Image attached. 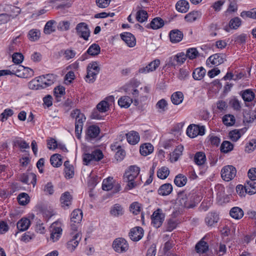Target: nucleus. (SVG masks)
I'll return each instance as SVG.
<instances>
[{
	"mask_svg": "<svg viewBox=\"0 0 256 256\" xmlns=\"http://www.w3.org/2000/svg\"><path fill=\"white\" fill-rule=\"evenodd\" d=\"M194 160L197 165L203 166L206 162L205 154L202 152H197L194 156Z\"/></svg>",
	"mask_w": 256,
	"mask_h": 256,
	"instance_id": "nucleus-33",
	"label": "nucleus"
},
{
	"mask_svg": "<svg viewBox=\"0 0 256 256\" xmlns=\"http://www.w3.org/2000/svg\"><path fill=\"white\" fill-rule=\"evenodd\" d=\"M18 200L20 205L25 206L30 202V198L28 194L22 192L18 194Z\"/></svg>",
	"mask_w": 256,
	"mask_h": 256,
	"instance_id": "nucleus-44",
	"label": "nucleus"
},
{
	"mask_svg": "<svg viewBox=\"0 0 256 256\" xmlns=\"http://www.w3.org/2000/svg\"><path fill=\"white\" fill-rule=\"evenodd\" d=\"M222 122L226 126H232L235 124V118L230 114H226L222 118Z\"/></svg>",
	"mask_w": 256,
	"mask_h": 256,
	"instance_id": "nucleus-46",
	"label": "nucleus"
},
{
	"mask_svg": "<svg viewBox=\"0 0 256 256\" xmlns=\"http://www.w3.org/2000/svg\"><path fill=\"white\" fill-rule=\"evenodd\" d=\"M32 179V181L30 183H32L34 186L36 184V175L34 173H30L29 174H22L20 175V180L26 184H29V179Z\"/></svg>",
	"mask_w": 256,
	"mask_h": 256,
	"instance_id": "nucleus-19",
	"label": "nucleus"
},
{
	"mask_svg": "<svg viewBox=\"0 0 256 256\" xmlns=\"http://www.w3.org/2000/svg\"><path fill=\"white\" fill-rule=\"evenodd\" d=\"M72 198L70 193L66 192L62 194L60 201L62 207L68 206L71 204Z\"/></svg>",
	"mask_w": 256,
	"mask_h": 256,
	"instance_id": "nucleus-26",
	"label": "nucleus"
},
{
	"mask_svg": "<svg viewBox=\"0 0 256 256\" xmlns=\"http://www.w3.org/2000/svg\"><path fill=\"white\" fill-rule=\"evenodd\" d=\"M170 40L172 43H177L180 42L184 36L182 32L178 30H173L169 34Z\"/></svg>",
	"mask_w": 256,
	"mask_h": 256,
	"instance_id": "nucleus-18",
	"label": "nucleus"
},
{
	"mask_svg": "<svg viewBox=\"0 0 256 256\" xmlns=\"http://www.w3.org/2000/svg\"><path fill=\"white\" fill-rule=\"evenodd\" d=\"M14 114V111L10 108H6L0 115V120L4 122L7 120V119L12 116Z\"/></svg>",
	"mask_w": 256,
	"mask_h": 256,
	"instance_id": "nucleus-57",
	"label": "nucleus"
},
{
	"mask_svg": "<svg viewBox=\"0 0 256 256\" xmlns=\"http://www.w3.org/2000/svg\"><path fill=\"white\" fill-rule=\"evenodd\" d=\"M164 24V20L160 17H156L152 19L150 24L146 26L148 28L158 30L162 28Z\"/></svg>",
	"mask_w": 256,
	"mask_h": 256,
	"instance_id": "nucleus-20",
	"label": "nucleus"
},
{
	"mask_svg": "<svg viewBox=\"0 0 256 256\" xmlns=\"http://www.w3.org/2000/svg\"><path fill=\"white\" fill-rule=\"evenodd\" d=\"M110 104L106 100H102L96 106V108L100 112H105L109 109Z\"/></svg>",
	"mask_w": 256,
	"mask_h": 256,
	"instance_id": "nucleus-53",
	"label": "nucleus"
},
{
	"mask_svg": "<svg viewBox=\"0 0 256 256\" xmlns=\"http://www.w3.org/2000/svg\"><path fill=\"white\" fill-rule=\"evenodd\" d=\"M124 210L120 204H116L112 206L110 210V213L111 216L114 217H119L124 214Z\"/></svg>",
	"mask_w": 256,
	"mask_h": 256,
	"instance_id": "nucleus-21",
	"label": "nucleus"
},
{
	"mask_svg": "<svg viewBox=\"0 0 256 256\" xmlns=\"http://www.w3.org/2000/svg\"><path fill=\"white\" fill-rule=\"evenodd\" d=\"M55 223H53L51 226V234H50V240L53 242H55L59 240L60 238L62 233V228L60 226H56Z\"/></svg>",
	"mask_w": 256,
	"mask_h": 256,
	"instance_id": "nucleus-17",
	"label": "nucleus"
},
{
	"mask_svg": "<svg viewBox=\"0 0 256 256\" xmlns=\"http://www.w3.org/2000/svg\"><path fill=\"white\" fill-rule=\"evenodd\" d=\"M176 10L182 13H185L189 9V4L185 0H180L176 4Z\"/></svg>",
	"mask_w": 256,
	"mask_h": 256,
	"instance_id": "nucleus-28",
	"label": "nucleus"
},
{
	"mask_svg": "<svg viewBox=\"0 0 256 256\" xmlns=\"http://www.w3.org/2000/svg\"><path fill=\"white\" fill-rule=\"evenodd\" d=\"M233 144L228 141H224L220 146V150L224 153H228L233 150Z\"/></svg>",
	"mask_w": 256,
	"mask_h": 256,
	"instance_id": "nucleus-52",
	"label": "nucleus"
},
{
	"mask_svg": "<svg viewBox=\"0 0 256 256\" xmlns=\"http://www.w3.org/2000/svg\"><path fill=\"white\" fill-rule=\"evenodd\" d=\"M81 238L82 236L80 234L76 233L74 234L72 236V238L67 242L66 248L68 250L71 252L74 250L81 240Z\"/></svg>",
	"mask_w": 256,
	"mask_h": 256,
	"instance_id": "nucleus-15",
	"label": "nucleus"
},
{
	"mask_svg": "<svg viewBox=\"0 0 256 256\" xmlns=\"http://www.w3.org/2000/svg\"><path fill=\"white\" fill-rule=\"evenodd\" d=\"M184 147L182 146H178L174 152H172V156L174 159V161H176L179 157L182 154Z\"/></svg>",
	"mask_w": 256,
	"mask_h": 256,
	"instance_id": "nucleus-62",
	"label": "nucleus"
},
{
	"mask_svg": "<svg viewBox=\"0 0 256 256\" xmlns=\"http://www.w3.org/2000/svg\"><path fill=\"white\" fill-rule=\"evenodd\" d=\"M244 211L242 210L238 206L232 208L230 211V216L236 220H240L244 216Z\"/></svg>",
	"mask_w": 256,
	"mask_h": 256,
	"instance_id": "nucleus-29",
	"label": "nucleus"
},
{
	"mask_svg": "<svg viewBox=\"0 0 256 256\" xmlns=\"http://www.w3.org/2000/svg\"><path fill=\"white\" fill-rule=\"evenodd\" d=\"M187 181L186 176L180 174L176 175L174 179V184L178 187H182L185 186Z\"/></svg>",
	"mask_w": 256,
	"mask_h": 256,
	"instance_id": "nucleus-37",
	"label": "nucleus"
},
{
	"mask_svg": "<svg viewBox=\"0 0 256 256\" xmlns=\"http://www.w3.org/2000/svg\"><path fill=\"white\" fill-rule=\"evenodd\" d=\"M241 20L238 17L232 18L230 22L229 26L231 28L237 29L241 25Z\"/></svg>",
	"mask_w": 256,
	"mask_h": 256,
	"instance_id": "nucleus-59",
	"label": "nucleus"
},
{
	"mask_svg": "<svg viewBox=\"0 0 256 256\" xmlns=\"http://www.w3.org/2000/svg\"><path fill=\"white\" fill-rule=\"evenodd\" d=\"M120 38L128 46L132 48L136 46V38L132 34L128 32H124L120 34Z\"/></svg>",
	"mask_w": 256,
	"mask_h": 256,
	"instance_id": "nucleus-16",
	"label": "nucleus"
},
{
	"mask_svg": "<svg viewBox=\"0 0 256 256\" xmlns=\"http://www.w3.org/2000/svg\"><path fill=\"white\" fill-rule=\"evenodd\" d=\"M114 250L118 253H122L127 251L128 248V244L127 241L122 238H116L112 243Z\"/></svg>",
	"mask_w": 256,
	"mask_h": 256,
	"instance_id": "nucleus-5",
	"label": "nucleus"
},
{
	"mask_svg": "<svg viewBox=\"0 0 256 256\" xmlns=\"http://www.w3.org/2000/svg\"><path fill=\"white\" fill-rule=\"evenodd\" d=\"M148 14L146 10H141L136 12V19L140 22H143L147 20Z\"/></svg>",
	"mask_w": 256,
	"mask_h": 256,
	"instance_id": "nucleus-48",
	"label": "nucleus"
},
{
	"mask_svg": "<svg viewBox=\"0 0 256 256\" xmlns=\"http://www.w3.org/2000/svg\"><path fill=\"white\" fill-rule=\"evenodd\" d=\"M85 121H80L77 120V122H75V132L76 136L78 138H80V134L82 132L83 124Z\"/></svg>",
	"mask_w": 256,
	"mask_h": 256,
	"instance_id": "nucleus-55",
	"label": "nucleus"
},
{
	"mask_svg": "<svg viewBox=\"0 0 256 256\" xmlns=\"http://www.w3.org/2000/svg\"><path fill=\"white\" fill-rule=\"evenodd\" d=\"M60 54H62L64 56V58L66 60H69L71 58H74L76 54V52L72 50L66 49V50H62L59 52Z\"/></svg>",
	"mask_w": 256,
	"mask_h": 256,
	"instance_id": "nucleus-47",
	"label": "nucleus"
},
{
	"mask_svg": "<svg viewBox=\"0 0 256 256\" xmlns=\"http://www.w3.org/2000/svg\"><path fill=\"white\" fill-rule=\"evenodd\" d=\"M205 134L204 126H199L195 124H191L187 128L186 134L191 138H194L198 136H203Z\"/></svg>",
	"mask_w": 256,
	"mask_h": 256,
	"instance_id": "nucleus-3",
	"label": "nucleus"
},
{
	"mask_svg": "<svg viewBox=\"0 0 256 256\" xmlns=\"http://www.w3.org/2000/svg\"><path fill=\"white\" fill-rule=\"evenodd\" d=\"M242 96L244 101L250 102L254 98V94L252 90L248 89L243 91Z\"/></svg>",
	"mask_w": 256,
	"mask_h": 256,
	"instance_id": "nucleus-45",
	"label": "nucleus"
},
{
	"mask_svg": "<svg viewBox=\"0 0 256 256\" xmlns=\"http://www.w3.org/2000/svg\"><path fill=\"white\" fill-rule=\"evenodd\" d=\"M218 215L215 212H209L205 218V222L208 226H213L218 222Z\"/></svg>",
	"mask_w": 256,
	"mask_h": 256,
	"instance_id": "nucleus-22",
	"label": "nucleus"
},
{
	"mask_svg": "<svg viewBox=\"0 0 256 256\" xmlns=\"http://www.w3.org/2000/svg\"><path fill=\"white\" fill-rule=\"evenodd\" d=\"M71 116L76 119L75 122H77V120H80V121H85L86 119L84 115L81 113L80 110L78 109L72 111L71 112Z\"/></svg>",
	"mask_w": 256,
	"mask_h": 256,
	"instance_id": "nucleus-50",
	"label": "nucleus"
},
{
	"mask_svg": "<svg viewBox=\"0 0 256 256\" xmlns=\"http://www.w3.org/2000/svg\"><path fill=\"white\" fill-rule=\"evenodd\" d=\"M204 238L199 241L195 246V250L196 252L199 254H204L208 250V243L204 240Z\"/></svg>",
	"mask_w": 256,
	"mask_h": 256,
	"instance_id": "nucleus-24",
	"label": "nucleus"
},
{
	"mask_svg": "<svg viewBox=\"0 0 256 256\" xmlns=\"http://www.w3.org/2000/svg\"><path fill=\"white\" fill-rule=\"evenodd\" d=\"M256 148V140L252 139L247 144L246 146V150L248 152H250Z\"/></svg>",
	"mask_w": 256,
	"mask_h": 256,
	"instance_id": "nucleus-63",
	"label": "nucleus"
},
{
	"mask_svg": "<svg viewBox=\"0 0 256 256\" xmlns=\"http://www.w3.org/2000/svg\"><path fill=\"white\" fill-rule=\"evenodd\" d=\"M100 52V48L98 44H93L88 49L86 52L82 54L80 58V60L84 61L88 58V54L95 56L98 55Z\"/></svg>",
	"mask_w": 256,
	"mask_h": 256,
	"instance_id": "nucleus-14",
	"label": "nucleus"
},
{
	"mask_svg": "<svg viewBox=\"0 0 256 256\" xmlns=\"http://www.w3.org/2000/svg\"><path fill=\"white\" fill-rule=\"evenodd\" d=\"M39 80V82L44 88L52 86L56 80V76L54 74H48L42 75L36 78Z\"/></svg>",
	"mask_w": 256,
	"mask_h": 256,
	"instance_id": "nucleus-8",
	"label": "nucleus"
},
{
	"mask_svg": "<svg viewBox=\"0 0 256 256\" xmlns=\"http://www.w3.org/2000/svg\"><path fill=\"white\" fill-rule=\"evenodd\" d=\"M24 66L22 65H16L14 66V69L12 72V74H14L18 77H20V74L23 72Z\"/></svg>",
	"mask_w": 256,
	"mask_h": 256,
	"instance_id": "nucleus-64",
	"label": "nucleus"
},
{
	"mask_svg": "<svg viewBox=\"0 0 256 256\" xmlns=\"http://www.w3.org/2000/svg\"><path fill=\"white\" fill-rule=\"evenodd\" d=\"M132 102V98L128 96H122L118 100V105L124 108H128Z\"/></svg>",
	"mask_w": 256,
	"mask_h": 256,
	"instance_id": "nucleus-38",
	"label": "nucleus"
},
{
	"mask_svg": "<svg viewBox=\"0 0 256 256\" xmlns=\"http://www.w3.org/2000/svg\"><path fill=\"white\" fill-rule=\"evenodd\" d=\"M50 162L54 167L60 166L62 163L61 155L58 154H54L50 158Z\"/></svg>",
	"mask_w": 256,
	"mask_h": 256,
	"instance_id": "nucleus-39",
	"label": "nucleus"
},
{
	"mask_svg": "<svg viewBox=\"0 0 256 256\" xmlns=\"http://www.w3.org/2000/svg\"><path fill=\"white\" fill-rule=\"evenodd\" d=\"M76 30L80 38L86 40H88L90 32L87 24L85 22H80L76 26Z\"/></svg>",
	"mask_w": 256,
	"mask_h": 256,
	"instance_id": "nucleus-7",
	"label": "nucleus"
},
{
	"mask_svg": "<svg viewBox=\"0 0 256 256\" xmlns=\"http://www.w3.org/2000/svg\"><path fill=\"white\" fill-rule=\"evenodd\" d=\"M173 188L170 183H166L162 184L158 189V194L162 196L169 195L172 192Z\"/></svg>",
	"mask_w": 256,
	"mask_h": 256,
	"instance_id": "nucleus-23",
	"label": "nucleus"
},
{
	"mask_svg": "<svg viewBox=\"0 0 256 256\" xmlns=\"http://www.w3.org/2000/svg\"><path fill=\"white\" fill-rule=\"evenodd\" d=\"M30 222L27 218H22L19 220L17 223V228L20 231L26 230L30 226Z\"/></svg>",
	"mask_w": 256,
	"mask_h": 256,
	"instance_id": "nucleus-36",
	"label": "nucleus"
},
{
	"mask_svg": "<svg viewBox=\"0 0 256 256\" xmlns=\"http://www.w3.org/2000/svg\"><path fill=\"white\" fill-rule=\"evenodd\" d=\"M126 138L129 144L134 145L140 141V136L138 132L131 131L126 134Z\"/></svg>",
	"mask_w": 256,
	"mask_h": 256,
	"instance_id": "nucleus-25",
	"label": "nucleus"
},
{
	"mask_svg": "<svg viewBox=\"0 0 256 256\" xmlns=\"http://www.w3.org/2000/svg\"><path fill=\"white\" fill-rule=\"evenodd\" d=\"M206 73V70L203 67L198 68L194 70L192 77L195 80H200L204 78Z\"/></svg>",
	"mask_w": 256,
	"mask_h": 256,
	"instance_id": "nucleus-34",
	"label": "nucleus"
},
{
	"mask_svg": "<svg viewBox=\"0 0 256 256\" xmlns=\"http://www.w3.org/2000/svg\"><path fill=\"white\" fill-rule=\"evenodd\" d=\"M40 34L39 30H32L28 32V38L30 40L34 42L39 38Z\"/></svg>",
	"mask_w": 256,
	"mask_h": 256,
	"instance_id": "nucleus-56",
	"label": "nucleus"
},
{
	"mask_svg": "<svg viewBox=\"0 0 256 256\" xmlns=\"http://www.w3.org/2000/svg\"><path fill=\"white\" fill-rule=\"evenodd\" d=\"M225 55L223 54H216L210 56L206 60V64L218 66L222 64L225 60Z\"/></svg>",
	"mask_w": 256,
	"mask_h": 256,
	"instance_id": "nucleus-9",
	"label": "nucleus"
},
{
	"mask_svg": "<svg viewBox=\"0 0 256 256\" xmlns=\"http://www.w3.org/2000/svg\"><path fill=\"white\" fill-rule=\"evenodd\" d=\"M170 174L168 168L166 166H162L157 172V176L158 178L164 180L166 179Z\"/></svg>",
	"mask_w": 256,
	"mask_h": 256,
	"instance_id": "nucleus-51",
	"label": "nucleus"
},
{
	"mask_svg": "<svg viewBox=\"0 0 256 256\" xmlns=\"http://www.w3.org/2000/svg\"><path fill=\"white\" fill-rule=\"evenodd\" d=\"M184 100L183 94L180 92H174L171 96V100L172 104L178 105L181 104Z\"/></svg>",
	"mask_w": 256,
	"mask_h": 256,
	"instance_id": "nucleus-40",
	"label": "nucleus"
},
{
	"mask_svg": "<svg viewBox=\"0 0 256 256\" xmlns=\"http://www.w3.org/2000/svg\"><path fill=\"white\" fill-rule=\"evenodd\" d=\"M28 86L29 88L31 90H37L43 89L42 86L39 82L38 79L36 78L28 82Z\"/></svg>",
	"mask_w": 256,
	"mask_h": 256,
	"instance_id": "nucleus-54",
	"label": "nucleus"
},
{
	"mask_svg": "<svg viewBox=\"0 0 256 256\" xmlns=\"http://www.w3.org/2000/svg\"><path fill=\"white\" fill-rule=\"evenodd\" d=\"M34 72L32 68L24 66L23 72L19 74L20 78H27L32 77L34 76Z\"/></svg>",
	"mask_w": 256,
	"mask_h": 256,
	"instance_id": "nucleus-61",
	"label": "nucleus"
},
{
	"mask_svg": "<svg viewBox=\"0 0 256 256\" xmlns=\"http://www.w3.org/2000/svg\"><path fill=\"white\" fill-rule=\"evenodd\" d=\"M236 170L232 165H228L223 167L221 170V176L226 181L228 182L233 179L236 176Z\"/></svg>",
	"mask_w": 256,
	"mask_h": 256,
	"instance_id": "nucleus-4",
	"label": "nucleus"
},
{
	"mask_svg": "<svg viewBox=\"0 0 256 256\" xmlns=\"http://www.w3.org/2000/svg\"><path fill=\"white\" fill-rule=\"evenodd\" d=\"M82 218V212L80 209L74 210L71 214L70 222L78 224Z\"/></svg>",
	"mask_w": 256,
	"mask_h": 256,
	"instance_id": "nucleus-30",
	"label": "nucleus"
},
{
	"mask_svg": "<svg viewBox=\"0 0 256 256\" xmlns=\"http://www.w3.org/2000/svg\"><path fill=\"white\" fill-rule=\"evenodd\" d=\"M202 198L196 192L186 194L184 191L180 192L178 194L177 203L186 208H192L200 202Z\"/></svg>",
	"mask_w": 256,
	"mask_h": 256,
	"instance_id": "nucleus-1",
	"label": "nucleus"
},
{
	"mask_svg": "<svg viewBox=\"0 0 256 256\" xmlns=\"http://www.w3.org/2000/svg\"><path fill=\"white\" fill-rule=\"evenodd\" d=\"M100 128L98 126L92 125L88 127L86 134V138L88 142H91L97 138L100 134Z\"/></svg>",
	"mask_w": 256,
	"mask_h": 256,
	"instance_id": "nucleus-10",
	"label": "nucleus"
},
{
	"mask_svg": "<svg viewBox=\"0 0 256 256\" xmlns=\"http://www.w3.org/2000/svg\"><path fill=\"white\" fill-rule=\"evenodd\" d=\"M201 13L198 11H192L184 16L185 20L188 22H192L201 17Z\"/></svg>",
	"mask_w": 256,
	"mask_h": 256,
	"instance_id": "nucleus-35",
	"label": "nucleus"
},
{
	"mask_svg": "<svg viewBox=\"0 0 256 256\" xmlns=\"http://www.w3.org/2000/svg\"><path fill=\"white\" fill-rule=\"evenodd\" d=\"M185 54L186 58L190 60H193L198 56V52L196 48H190L187 50Z\"/></svg>",
	"mask_w": 256,
	"mask_h": 256,
	"instance_id": "nucleus-58",
	"label": "nucleus"
},
{
	"mask_svg": "<svg viewBox=\"0 0 256 256\" xmlns=\"http://www.w3.org/2000/svg\"><path fill=\"white\" fill-rule=\"evenodd\" d=\"M144 232V231L142 228L136 226L130 230L129 236L132 240L138 242L143 237Z\"/></svg>",
	"mask_w": 256,
	"mask_h": 256,
	"instance_id": "nucleus-13",
	"label": "nucleus"
},
{
	"mask_svg": "<svg viewBox=\"0 0 256 256\" xmlns=\"http://www.w3.org/2000/svg\"><path fill=\"white\" fill-rule=\"evenodd\" d=\"M24 56L20 52H14L12 56V62L17 64L22 62L24 60Z\"/></svg>",
	"mask_w": 256,
	"mask_h": 256,
	"instance_id": "nucleus-60",
	"label": "nucleus"
},
{
	"mask_svg": "<svg viewBox=\"0 0 256 256\" xmlns=\"http://www.w3.org/2000/svg\"><path fill=\"white\" fill-rule=\"evenodd\" d=\"M56 23V22L54 20H50L48 21L44 28V32L46 34H50L52 32L55 31V28L54 26V24Z\"/></svg>",
	"mask_w": 256,
	"mask_h": 256,
	"instance_id": "nucleus-43",
	"label": "nucleus"
},
{
	"mask_svg": "<svg viewBox=\"0 0 256 256\" xmlns=\"http://www.w3.org/2000/svg\"><path fill=\"white\" fill-rule=\"evenodd\" d=\"M246 128H244L240 130H234L229 133V136L232 140L236 142L246 130Z\"/></svg>",
	"mask_w": 256,
	"mask_h": 256,
	"instance_id": "nucleus-27",
	"label": "nucleus"
},
{
	"mask_svg": "<svg viewBox=\"0 0 256 256\" xmlns=\"http://www.w3.org/2000/svg\"><path fill=\"white\" fill-rule=\"evenodd\" d=\"M154 146L150 144L146 143L140 146V152L144 156H146L153 152Z\"/></svg>",
	"mask_w": 256,
	"mask_h": 256,
	"instance_id": "nucleus-31",
	"label": "nucleus"
},
{
	"mask_svg": "<svg viewBox=\"0 0 256 256\" xmlns=\"http://www.w3.org/2000/svg\"><path fill=\"white\" fill-rule=\"evenodd\" d=\"M104 158V154L101 150L96 149L92 153H84L83 154L84 164L88 165L92 161H100Z\"/></svg>",
	"mask_w": 256,
	"mask_h": 256,
	"instance_id": "nucleus-2",
	"label": "nucleus"
},
{
	"mask_svg": "<svg viewBox=\"0 0 256 256\" xmlns=\"http://www.w3.org/2000/svg\"><path fill=\"white\" fill-rule=\"evenodd\" d=\"M112 182L113 178L111 177L104 179L102 184V190L107 191L112 190L113 188Z\"/></svg>",
	"mask_w": 256,
	"mask_h": 256,
	"instance_id": "nucleus-49",
	"label": "nucleus"
},
{
	"mask_svg": "<svg viewBox=\"0 0 256 256\" xmlns=\"http://www.w3.org/2000/svg\"><path fill=\"white\" fill-rule=\"evenodd\" d=\"M255 180L247 181L245 184V192L250 194H252L256 192V182Z\"/></svg>",
	"mask_w": 256,
	"mask_h": 256,
	"instance_id": "nucleus-32",
	"label": "nucleus"
},
{
	"mask_svg": "<svg viewBox=\"0 0 256 256\" xmlns=\"http://www.w3.org/2000/svg\"><path fill=\"white\" fill-rule=\"evenodd\" d=\"M160 60L158 59H156L150 62L146 66H143L139 68L138 72L140 74H148L154 72L159 66Z\"/></svg>",
	"mask_w": 256,
	"mask_h": 256,
	"instance_id": "nucleus-11",
	"label": "nucleus"
},
{
	"mask_svg": "<svg viewBox=\"0 0 256 256\" xmlns=\"http://www.w3.org/2000/svg\"><path fill=\"white\" fill-rule=\"evenodd\" d=\"M165 214L160 208L155 210L151 216L152 224L156 228H160L164 220Z\"/></svg>",
	"mask_w": 256,
	"mask_h": 256,
	"instance_id": "nucleus-6",
	"label": "nucleus"
},
{
	"mask_svg": "<svg viewBox=\"0 0 256 256\" xmlns=\"http://www.w3.org/2000/svg\"><path fill=\"white\" fill-rule=\"evenodd\" d=\"M99 72L87 68V74L86 76V80L88 83H93L96 80V76Z\"/></svg>",
	"mask_w": 256,
	"mask_h": 256,
	"instance_id": "nucleus-42",
	"label": "nucleus"
},
{
	"mask_svg": "<svg viewBox=\"0 0 256 256\" xmlns=\"http://www.w3.org/2000/svg\"><path fill=\"white\" fill-rule=\"evenodd\" d=\"M54 95L57 102L61 101V98L65 94V88L62 86H58L54 89Z\"/></svg>",
	"mask_w": 256,
	"mask_h": 256,
	"instance_id": "nucleus-41",
	"label": "nucleus"
},
{
	"mask_svg": "<svg viewBox=\"0 0 256 256\" xmlns=\"http://www.w3.org/2000/svg\"><path fill=\"white\" fill-rule=\"evenodd\" d=\"M140 169L136 166H131L129 167L128 170L126 172L124 176V180H134L140 173Z\"/></svg>",
	"mask_w": 256,
	"mask_h": 256,
	"instance_id": "nucleus-12",
	"label": "nucleus"
}]
</instances>
